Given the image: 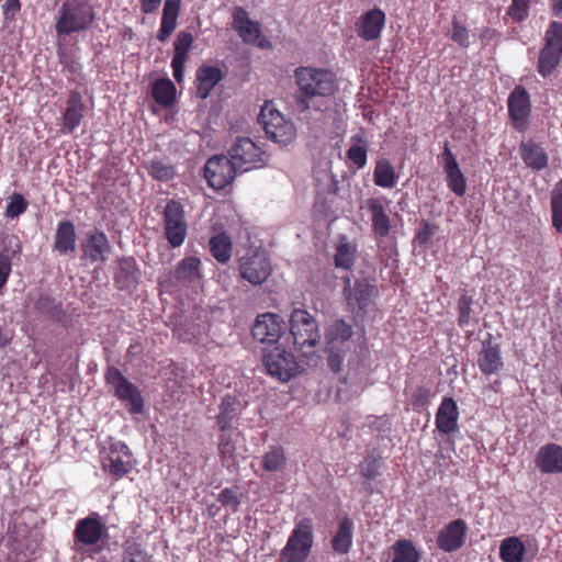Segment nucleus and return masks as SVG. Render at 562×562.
I'll return each instance as SVG.
<instances>
[{"mask_svg": "<svg viewBox=\"0 0 562 562\" xmlns=\"http://www.w3.org/2000/svg\"><path fill=\"white\" fill-rule=\"evenodd\" d=\"M294 78L297 86L295 99L301 112L310 110L315 99L334 94L336 89L333 72L323 68L297 67Z\"/></svg>", "mask_w": 562, "mask_h": 562, "instance_id": "f257e3e1", "label": "nucleus"}, {"mask_svg": "<svg viewBox=\"0 0 562 562\" xmlns=\"http://www.w3.org/2000/svg\"><path fill=\"white\" fill-rule=\"evenodd\" d=\"M94 20L93 8L83 0L65 1L55 20L58 35H69L89 29Z\"/></svg>", "mask_w": 562, "mask_h": 562, "instance_id": "f03ea898", "label": "nucleus"}, {"mask_svg": "<svg viewBox=\"0 0 562 562\" xmlns=\"http://www.w3.org/2000/svg\"><path fill=\"white\" fill-rule=\"evenodd\" d=\"M314 542V525L311 518H303L295 524L286 544L280 552L281 562H305L311 554Z\"/></svg>", "mask_w": 562, "mask_h": 562, "instance_id": "7ed1b4c3", "label": "nucleus"}, {"mask_svg": "<svg viewBox=\"0 0 562 562\" xmlns=\"http://www.w3.org/2000/svg\"><path fill=\"white\" fill-rule=\"evenodd\" d=\"M259 123L262 125L267 137L277 144L286 146L295 139L296 130L292 121L267 103L261 108Z\"/></svg>", "mask_w": 562, "mask_h": 562, "instance_id": "20e7f679", "label": "nucleus"}, {"mask_svg": "<svg viewBox=\"0 0 562 562\" xmlns=\"http://www.w3.org/2000/svg\"><path fill=\"white\" fill-rule=\"evenodd\" d=\"M165 237L172 248L183 245L189 224L183 205L176 200H169L162 212Z\"/></svg>", "mask_w": 562, "mask_h": 562, "instance_id": "39448f33", "label": "nucleus"}, {"mask_svg": "<svg viewBox=\"0 0 562 562\" xmlns=\"http://www.w3.org/2000/svg\"><path fill=\"white\" fill-rule=\"evenodd\" d=\"M228 154L240 173L265 167L269 160L268 155L248 137L238 138Z\"/></svg>", "mask_w": 562, "mask_h": 562, "instance_id": "423d86ee", "label": "nucleus"}, {"mask_svg": "<svg viewBox=\"0 0 562 562\" xmlns=\"http://www.w3.org/2000/svg\"><path fill=\"white\" fill-rule=\"evenodd\" d=\"M105 380L113 387L115 396L128 406V411L132 414H140L143 412L144 400L139 390L117 368H108Z\"/></svg>", "mask_w": 562, "mask_h": 562, "instance_id": "0eeeda50", "label": "nucleus"}, {"mask_svg": "<svg viewBox=\"0 0 562 562\" xmlns=\"http://www.w3.org/2000/svg\"><path fill=\"white\" fill-rule=\"evenodd\" d=\"M267 373L281 382L293 379L300 370L295 356L281 347H276L263 356Z\"/></svg>", "mask_w": 562, "mask_h": 562, "instance_id": "6e6552de", "label": "nucleus"}, {"mask_svg": "<svg viewBox=\"0 0 562 562\" xmlns=\"http://www.w3.org/2000/svg\"><path fill=\"white\" fill-rule=\"evenodd\" d=\"M290 331L300 348L314 347L319 340L317 323L305 310L296 308L291 313Z\"/></svg>", "mask_w": 562, "mask_h": 562, "instance_id": "1a4fd4ad", "label": "nucleus"}, {"mask_svg": "<svg viewBox=\"0 0 562 562\" xmlns=\"http://www.w3.org/2000/svg\"><path fill=\"white\" fill-rule=\"evenodd\" d=\"M272 267L265 250H249L239 260V273L254 285L263 283L271 274Z\"/></svg>", "mask_w": 562, "mask_h": 562, "instance_id": "9d476101", "label": "nucleus"}, {"mask_svg": "<svg viewBox=\"0 0 562 562\" xmlns=\"http://www.w3.org/2000/svg\"><path fill=\"white\" fill-rule=\"evenodd\" d=\"M205 178L215 190H222L233 182L237 173L234 161L229 156L216 155L211 157L204 167Z\"/></svg>", "mask_w": 562, "mask_h": 562, "instance_id": "9b49d317", "label": "nucleus"}, {"mask_svg": "<svg viewBox=\"0 0 562 562\" xmlns=\"http://www.w3.org/2000/svg\"><path fill=\"white\" fill-rule=\"evenodd\" d=\"M508 114L513 127L520 133L529 128L531 114L530 94L522 86H516L507 99Z\"/></svg>", "mask_w": 562, "mask_h": 562, "instance_id": "f8f14e48", "label": "nucleus"}, {"mask_svg": "<svg viewBox=\"0 0 562 562\" xmlns=\"http://www.w3.org/2000/svg\"><path fill=\"white\" fill-rule=\"evenodd\" d=\"M284 331L283 319L274 313H263L256 317L251 333L260 342L274 344Z\"/></svg>", "mask_w": 562, "mask_h": 562, "instance_id": "ddd939ff", "label": "nucleus"}, {"mask_svg": "<svg viewBox=\"0 0 562 562\" xmlns=\"http://www.w3.org/2000/svg\"><path fill=\"white\" fill-rule=\"evenodd\" d=\"M104 533H106V528L102 524L100 515L92 513L77 521L74 537L76 543L93 546L102 539Z\"/></svg>", "mask_w": 562, "mask_h": 562, "instance_id": "4468645a", "label": "nucleus"}, {"mask_svg": "<svg viewBox=\"0 0 562 562\" xmlns=\"http://www.w3.org/2000/svg\"><path fill=\"white\" fill-rule=\"evenodd\" d=\"M468 526L463 519H454L443 527L437 538L439 549L445 552L459 550L464 543Z\"/></svg>", "mask_w": 562, "mask_h": 562, "instance_id": "2eb2a0df", "label": "nucleus"}, {"mask_svg": "<svg viewBox=\"0 0 562 562\" xmlns=\"http://www.w3.org/2000/svg\"><path fill=\"white\" fill-rule=\"evenodd\" d=\"M441 157L447 175L448 188L458 196L464 195L467 191V180L461 169L459 168V164L454 155L450 150L448 142L445 144Z\"/></svg>", "mask_w": 562, "mask_h": 562, "instance_id": "dca6fc26", "label": "nucleus"}, {"mask_svg": "<svg viewBox=\"0 0 562 562\" xmlns=\"http://www.w3.org/2000/svg\"><path fill=\"white\" fill-rule=\"evenodd\" d=\"M345 296L349 307L355 310H364L371 302L372 296L375 293V286L369 282L356 281L351 284L350 280L346 281Z\"/></svg>", "mask_w": 562, "mask_h": 562, "instance_id": "f3484780", "label": "nucleus"}, {"mask_svg": "<svg viewBox=\"0 0 562 562\" xmlns=\"http://www.w3.org/2000/svg\"><path fill=\"white\" fill-rule=\"evenodd\" d=\"M477 366L481 372L486 375L497 374L503 369L504 362L501 356V347L491 338L482 342Z\"/></svg>", "mask_w": 562, "mask_h": 562, "instance_id": "a211bd4d", "label": "nucleus"}, {"mask_svg": "<svg viewBox=\"0 0 562 562\" xmlns=\"http://www.w3.org/2000/svg\"><path fill=\"white\" fill-rule=\"evenodd\" d=\"M83 258L90 262L104 261L111 251L106 235L99 229L88 234L82 243Z\"/></svg>", "mask_w": 562, "mask_h": 562, "instance_id": "6ab92c4d", "label": "nucleus"}, {"mask_svg": "<svg viewBox=\"0 0 562 562\" xmlns=\"http://www.w3.org/2000/svg\"><path fill=\"white\" fill-rule=\"evenodd\" d=\"M535 462L542 473L562 474V447L557 443L542 446L536 456Z\"/></svg>", "mask_w": 562, "mask_h": 562, "instance_id": "aec40b11", "label": "nucleus"}, {"mask_svg": "<svg viewBox=\"0 0 562 562\" xmlns=\"http://www.w3.org/2000/svg\"><path fill=\"white\" fill-rule=\"evenodd\" d=\"M385 23V14L380 9L366 12L357 24V34L366 41H374L380 37Z\"/></svg>", "mask_w": 562, "mask_h": 562, "instance_id": "412c9836", "label": "nucleus"}, {"mask_svg": "<svg viewBox=\"0 0 562 562\" xmlns=\"http://www.w3.org/2000/svg\"><path fill=\"white\" fill-rule=\"evenodd\" d=\"M458 418L459 412L456 401L451 397H443L436 414L437 429L445 435L457 431Z\"/></svg>", "mask_w": 562, "mask_h": 562, "instance_id": "4be33fe9", "label": "nucleus"}, {"mask_svg": "<svg viewBox=\"0 0 562 562\" xmlns=\"http://www.w3.org/2000/svg\"><path fill=\"white\" fill-rule=\"evenodd\" d=\"M193 36L189 32H180L175 41V54L172 57L171 66L173 69V77L177 82L183 79V67L187 61L188 53L192 46Z\"/></svg>", "mask_w": 562, "mask_h": 562, "instance_id": "5701e85b", "label": "nucleus"}, {"mask_svg": "<svg viewBox=\"0 0 562 562\" xmlns=\"http://www.w3.org/2000/svg\"><path fill=\"white\" fill-rule=\"evenodd\" d=\"M234 29L245 43H256L260 36V24L249 19L248 12L241 8L236 7L233 13Z\"/></svg>", "mask_w": 562, "mask_h": 562, "instance_id": "b1692460", "label": "nucleus"}, {"mask_svg": "<svg viewBox=\"0 0 562 562\" xmlns=\"http://www.w3.org/2000/svg\"><path fill=\"white\" fill-rule=\"evenodd\" d=\"M83 112L85 106L81 93L71 91L63 114V126L68 134L72 133L80 125Z\"/></svg>", "mask_w": 562, "mask_h": 562, "instance_id": "393cba45", "label": "nucleus"}, {"mask_svg": "<svg viewBox=\"0 0 562 562\" xmlns=\"http://www.w3.org/2000/svg\"><path fill=\"white\" fill-rule=\"evenodd\" d=\"M353 329L344 319H337L330 324L325 333V350L344 349L346 342L352 337Z\"/></svg>", "mask_w": 562, "mask_h": 562, "instance_id": "a878e982", "label": "nucleus"}, {"mask_svg": "<svg viewBox=\"0 0 562 562\" xmlns=\"http://www.w3.org/2000/svg\"><path fill=\"white\" fill-rule=\"evenodd\" d=\"M519 150L521 159L527 167L537 171L548 167L549 158L540 144L533 140L521 142Z\"/></svg>", "mask_w": 562, "mask_h": 562, "instance_id": "bb28decb", "label": "nucleus"}, {"mask_svg": "<svg viewBox=\"0 0 562 562\" xmlns=\"http://www.w3.org/2000/svg\"><path fill=\"white\" fill-rule=\"evenodd\" d=\"M223 79V72L218 67L202 65L196 70V94L200 99H206L213 88Z\"/></svg>", "mask_w": 562, "mask_h": 562, "instance_id": "cd10ccee", "label": "nucleus"}, {"mask_svg": "<svg viewBox=\"0 0 562 562\" xmlns=\"http://www.w3.org/2000/svg\"><path fill=\"white\" fill-rule=\"evenodd\" d=\"M76 228L72 222L63 221L58 223L56 228L54 249L59 255H69L76 250Z\"/></svg>", "mask_w": 562, "mask_h": 562, "instance_id": "c85d7f7f", "label": "nucleus"}, {"mask_svg": "<svg viewBox=\"0 0 562 562\" xmlns=\"http://www.w3.org/2000/svg\"><path fill=\"white\" fill-rule=\"evenodd\" d=\"M180 11V0H165L160 27L157 32V40L166 42L177 27Z\"/></svg>", "mask_w": 562, "mask_h": 562, "instance_id": "c756f323", "label": "nucleus"}, {"mask_svg": "<svg viewBox=\"0 0 562 562\" xmlns=\"http://www.w3.org/2000/svg\"><path fill=\"white\" fill-rule=\"evenodd\" d=\"M367 209L371 213L373 232L381 237L389 235L391 223L382 202L379 199H369L367 201Z\"/></svg>", "mask_w": 562, "mask_h": 562, "instance_id": "7c9ffc66", "label": "nucleus"}, {"mask_svg": "<svg viewBox=\"0 0 562 562\" xmlns=\"http://www.w3.org/2000/svg\"><path fill=\"white\" fill-rule=\"evenodd\" d=\"M353 538V522L348 517L339 520L338 530L333 537L331 548L338 554H346L350 551Z\"/></svg>", "mask_w": 562, "mask_h": 562, "instance_id": "2f4dec72", "label": "nucleus"}, {"mask_svg": "<svg viewBox=\"0 0 562 562\" xmlns=\"http://www.w3.org/2000/svg\"><path fill=\"white\" fill-rule=\"evenodd\" d=\"M201 260L196 257H186L177 266L173 277L181 283H193L201 278Z\"/></svg>", "mask_w": 562, "mask_h": 562, "instance_id": "473e14b6", "label": "nucleus"}, {"mask_svg": "<svg viewBox=\"0 0 562 562\" xmlns=\"http://www.w3.org/2000/svg\"><path fill=\"white\" fill-rule=\"evenodd\" d=\"M397 178L394 167L387 159L381 158L376 161L373 172L375 186L392 189L395 187Z\"/></svg>", "mask_w": 562, "mask_h": 562, "instance_id": "72a5a7b5", "label": "nucleus"}, {"mask_svg": "<svg viewBox=\"0 0 562 562\" xmlns=\"http://www.w3.org/2000/svg\"><path fill=\"white\" fill-rule=\"evenodd\" d=\"M239 401L235 396H225L220 405V413L216 416L217 425L221 430H226L232 427L233 420L238 415Z\"/></svg>", "mask_w": 562, "mask_h": 562, "instance_id": "f704fd0d", "label": "nucleus"}, {"mask_svg": "<svg viewBox=\"0 0 562 562\" xmlns=\"http://www.w3.org/2000/svg\"><path fill=\"white\" fill-rule=\"evenodd\" d=\"M212 256L220 263H227L232 257L233 245L229 236L225 233L213 236L209 241Z\"/></svg>", "mask_w": 562, "mask_h": 562, "instance_id": "c9c22d12", "label": "nucleus"}, {"mask_svg": "<svg viewBox=\"0 0 562 562\" xmlns=\"http://www.w3.org/2000/svg\"><path fill=\"white\" fill-rule=\"evenodd\" d=\"M526 552L518 537L505 538L499 546V555L504 562H521Z\"/></svg>", "mask_w": 562, "mask_h": 562, "instance_id": "e433bc0d", "label": "nucleus"}, {"mask_svg": "<svg viewBox=\"0 0 562 562\" xmlns=\"http://www.w3.org/2000/svg\"><path fill=\"white\" fill-rule=\"evenodd\" d=\"M132 454H108L103 458V469L115 477H121L132 470Z\"/></svg>", "mask_w": 562, "mask_h": 562, "instance_id": "4c0bfd02", "label": "nucleus"}, {"mask_svg": "<svg viewBox=\"0 0 562 562\" xmlns=\"http://www.w3.org/2000/svg\"><path fill=\"white\" fill-rule=\"evenodd\" d=\"M347 158L359 169L367 165L368 142L363 136L357 134L351 137V146L347 150Z\"/></svg>", "mask_w": 562, "mask_h": 562, "instance_id": "58836bf2", "label": "nucleus"}, {"mask_svg": "<svg viewBox=\"0 0 562 562\" xmlns=\"http://www.w3.org/2000/svg\"><path fill=\"white\" fill-rule=\"evenodd\" d=\"M153 98L162 106L171 105L176 98V87L172 81L169 79L157 80L153 87Z\"/></svg>", "mask_w": 562, "mask_h": 562, "instance_id": "ea45409f", "label": "nucleus"}, {"mask_svg": "<svg viewBox=\"0 0 562 562\" xmlns=\"http://www.w3.org/2000/svg\"><path fill=\"white\" fill-rule=\"evenodd\" d=\"M286 457L281 447H270L262 457V467L268 472H278L285 468Z\"/></svg>", "mask_w": 562, "mask_h": 562, "instance_id": "a19ab883", "label": "nucleus"}, {"mask_svg": "<svg viewBox=\"0 0 562 562\" xmlns=\"http://www.w3.org/2000/svg\"><path fill=\"white\" fill-rule=\"evenodd\" d=\"M394 559L392 562H418L419 553L412 541L402 539L394 543Z\"/></svg>", "mask_w": 562, "mask_h": 562, "instance_id": "79ce46f5", "label": "nucleus"}, {"mask_svg": "<svg viewBox=\"0 0 562 562\" xmlns=\"http://www.w3.org/2000/svg\"><path fill=\"white\" fill-rule=\"evenodd\" d=\"M562 59V54L542 48L539 54L538 71L542 77L550 76Z\"/></svg>", "mask_w": 562, "mask_h": 562, "instance_id": "37998d69", "label": "nucleus"}, {"mask_svg": "<svg viewBox=\"0 0 562 562\" xmlns=\"http://www.w3.org/2000/svg\"><path fill=\"white\" fill-rule=\"evenodd\" d=\"M546 44L543 48L562 54V23L559 21L550 22L544 34Z\"/></svg>", "mask_w": 562, "mask_h": 562, "instance_id": "c03bdc74", "label": "nucleus"}, {"mask_svg": "<svg viewBox=\"0 0 562 562\" xmlns=\"http://www.w3.org/2000/svg\"><path fill=\"white\" fill-rule=\"evenodd\" d=\"M146 169L154 179L159 181H169L176 175L175 168L171 165L165 164L159 159L148 161Z\"/></svg>", "mask_w": 562, "mask_h": 562, "instance_id": "a18cd8bd", "label": "nucleus"}, {"mask_svg": "<svg viewBox=\"0 0 562 562\" xmlns=\"http://www.w3.org/2000/svg\"><path fill=\"white\" fill-rule=\"evenodd\" d=\"M552 224L558 232H562V179L555 184L551 193Z\"/></svg>", "mask_w": 562, "mask_h": 562, "instance_id": "49530a36", "label": "nucleus"}, {"mask_svg": "<svg viewBox=\"0 0 562 562\" xmlns=\"http://www.w3.org/2000/svg\"><path fill=\"white\" fill-rule=\"evenodd\" d=\"M122 562H153V557L140 544L128 541L124 547Z\"/></svg>", "mask_w": 562, "mask_h": 562, "instance_id": "de8ad7c7", "label": "nucleus"}, {"mask_svg": "<svg viewBox=\"0 0 562 562\" xmlns=\"http://www.w3.org/2000/svg\"><path fill=\"white\" fill-rule=\"evenodd\" d=\"M356 248L349 243H340L335 255L336 267L350 269L353 265Z\"/></svg>", "mask_w": 562, "mask_h": 562, "instance_id": "09e8293b", "label": "nucleus"}, {"mask_svg": "<svg viewBox=\"0 0 562 562\" xmlns=\"http://www.w3.org/2000/svg\"><path fill=\"white\" fill-rule=\"evenodd\" d=\"M27 209V202L24 196L20 193H13L9 198L4 215L8 218H15L23 214Z\"/></svg>", "mask_w": 562, "mask_h": 562, "instance_id": "8fccbe9b", "label": "nucleus"}, {"mask_svg": "<svg viewBox=\"0 0 562 562\" xmlns=\"http://www.w3.org/2000/svg\"><path fill=\"white\" fill-rule=\"evenodd\" d=\"M474 300L472 296L463 294L458 301L459 318L458 324L460 327H467L471 323L472 305Z\"/></svg>", "mask_w": 562, "mask_h": 562, "instance_id": "3c124183", "label": "nucleus"}, {"mask_svg": "<svg viewBox=\"0 0 562 562\" xmlns=\"http://www.w3.org/2000/svg\"><path fill=\"white\" fill-rule=\"evenodd\" d=\"M217 501L225 507L231 508L233 513L238 510L240 498L233 488H224L217 496Z\"/></svg>", "mask_w": 562, "mask_h": 562, "instance_id": "603ef678", "label": "nucleus"}, {"mask_svg": "<svg viewBox=\"0 0 562 562\" xmlns=\"http://www.w3.org/2000/svg\"><path fill=\"white\" fill-rule=\"evenodd\" d=\"M451 38L462 47H468L470 45L467 27L461 25L457 20H453L452 22Z\"/></svg>", "mask_w": 562, "mask_h": 562, "instance_id": "864d4df0", "label": "nucleus"}, {"mask_svg": "<svg viewBox=\"0 0 562 562\" xmlns=\"http://www.w3.org/2000/svg\"><path fill=\"white\" fill-rule=\"evenodd\" d=\"M529 0H513L509 7V14L514 20L521 21L527 16Z\"/></svg>", "mask_w": 562, "mask_h": 562, "instance_id": "5fc2aeb1", "label": "nucleus"}, {"mask_svg": "<svg viewBox=\"0 0 562 562\" xmlns=\"http://www.w3.org/2000/svg\"><path fill=\"white\" fill-rule=\"evenodd\" d=\"M437 226L432 225L426 221L422 223V227L416 233L415 240L418 241L419 245H426L429 243L431 237L436 234Z\"/></svg>", "mask_w": 562, "mask_h": 562, "instance_id": "6e6d98bb", "label": "nucleus"}, {"mask_svg": "<svg viewBox=\"0 0 562 562\" xmlns=\"http://www.w3.org/2000/svg\"><path fill=\"white\" fill-rule=\"evenodd\" d=\"M328 353V366L334 372H340L342 368V360L345 349L326 350Z\"/></svg>", "mask_w": 562, "mask_h": 562, "instance_id": "4d7b16f0", "label": "nucleus"}, {"mask_svg": "<svg viewBox=\"0 0 562 562\" xmlns=\"http://www.w3.org/2000/svg\"><path fill=\"white\" fill-rule=\"evenodd\" d=\"M361 474L367 479H373L379 474V463L374 458H366L360 465Z\"/></svg>", "mask_w": 562, "mask_h": 562, "instance_id": "13d9d810", "label": "nucleus"}, {"mask_svg": "<svg viewBox=\"0 0 562 562\" xmlns=\"http://www.w3.org/2000/svg\"><path fill=\"white\" fill-rule=\"evenodd\" d=\"M234 445L231 435H222L218 442V451L223 459L233 458Z\"/></svg>", "mask_w": 562, "mask_h": 562, "instance_id": "bf43d9fd", "label": "nucleus"}, {"mask_svg": "<svg viewBox=\"0 0 562 562\" xmlns=\"http://www.w3.org/2000/svg\"><path fill=\"white\" fill-rule=\"evenodd\" d=\"M11 272V259L8 255L0 254V290L5 285Z\"/></svg>", "mask_w": 562, "mask_h": 562, "instance_id": "052dcab7", "label": "nucleus"}, {"mask_svg": "<svg viewBox=\"0 0 562 562\" xmlns=\"http://www.w3.org/2000/svg\"><path fill=\"white\" fill-rule=\"evenodd\" d=\"M54 302L46 295H41L36 302V310L44 314H50Z\"/></svg>", "mask_w": 562, "mask_h": 562, "instance_id": "680f3d73", "label": "nucleus"}, {"mask_svg": "<svg viewBox=\"0 0 562 562\" xmlns=\"http://www.w3.org/2000/svg\"><path fill=\"white\" fill-rule=\"evenodd\" d=\"M162 0H140V11L145 14L156 12Z\"/></svg>", "mask_w": 562, "mask_h": 562, "instance_id": "e2e57ef3", "label": "nucleus"}, {"mask_svg": "<svg viewBox=\"0 0 562 562\" xmlns=\"http://www.w3.org/2000/svg\"><path fill=\"white\" fill-rule=\"evenodd\" d=\"M108 454L127 456L132 454L130 448L122 441H115L111 443L110 451Z\"/></svg>", "mask_w": 562, "mask_h": 562, "instance_id": "0e129e2a", "label": "nucleus"}, {"mask_svg": "<svg viewBox=\"0 0 562 562\" xmlns=\"http://www.w3.org/2000/svg\"><path fill=\"white\" fill-rule=\"evenodd\" d=\"M20 11V1L19 0H5L4 3V13H12L14 15L16 12Z\"/></svg>", "mask_w": 562, "mask_h": 562, "instance_id": "69168bd1", "label": "nucleus"}, {"mask_svg": "<svg viewBox=\"0 0 562 562\" xmlns=\"http://www.w3.org/2000/svg\"><path fill=\"white\" fill-rule=\"evenodd\" d=\"M551 8L555 16L562 15V0H551Z\"/></svg>", "mask_w": 562, "mask_h": 562, "instance_id": "338daca9", "label": "nucleus"}, {"mask_svg": "<svg viewBox=\"0 0 562 562\" xmlns=\"http://www.w3.org/2000/svg\"><path fill=\"white\" fill-rule=\"evenodd\" d=\"M125 266L122 267V270H126L130 274H133L135 272V266L134 261H125Z\"/></svg>", "mask_w": 562, "mask_h": 562, "instance_id": "774afa93", "label": "nucleus"}]
</instances>
